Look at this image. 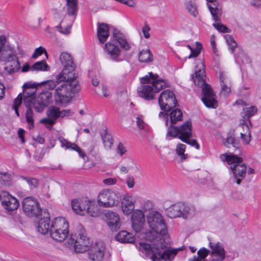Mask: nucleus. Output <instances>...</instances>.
<instances>
[{
	"label": "nucleus",
	"mask_w": 261,
	"mask_h": 261,
	"mask_svg": "<svg viewBox=\"0 0 261 261\" xmlns=\"http://www.w3.org/2000/svg\"><path fill=\"white\" fill-rule=\"evenodd\" d=\"M76 79L63 80L58 82L56 87L52 89L48 87L46 83L48 81L42 83L49 90L55 89L54 96L56 102L66 107L71 102L73 95L80 90L79 82Z\"/></svg>",
	"instance_id": "f03ea898"
},
{
	"label": "nucleus",
	"mask_w": 261,
	"mask_h": 261,
	"mask_svg": "<svg viewBox=\"0 0 261 261\" xmlns=\"http://www.w3.org/2000/svg\"><path fill=\"white\" fill-rule=\"evenodd\" d=\"M117 150L118 153L120 154L121 155H122L126 152V149L122 143H119Z\"/></svg>",
	"instance_id": "774afa93"
},
{
	"label": "nucleus",
	"mask_w": 261,
	"mask_h": 261,
	"mask_svg": "<svg viewBox=\"0 0 261 261\" xmlns=\"http://www.w3.org/2000/svg\"><path fill=\"white\" fill-rule=\"evenodd\" d=\"M149 76L147 75L140 79L142 84H151L154 89V92H159L164 88L168 86L167 84L162 80L158 79L159 76L156 74H153L152 72H149Z\"/></svg>",
	"instance_id": "ddd939ff"
},
{
	"label": "nucleus",
	"mask_w": 261,
	"mask_h": 261,
	"mask_svg": "<svg viewBox=\"0 0 261 261\" xmlns=\"http://www.w3.org/2000/svg\"><path fill=\"white\" fill-rule=\"evenodd\" d=\"M147 219L148 225L153 231L162 236L167 233V226L162 215L159 212L156 211L150 212Z\"/></svg>",
	"instance_id": "9b49d317"
},
{
	"label": "nucleus",
	"mask_w": 261,
	"mask_h": 261,
	"mask_svg": "<svg viewBox=\"0 0 261 261\" xmlns=\"http://www.w3.org/2000/svg\"><path fill=\"white\" fill-rule=\"evenodd\" d=\"M138 58L141 62H150L152 61V56L149 49L141 50Z\"/></svg>",
	"instance_id": "79ce46f5"
},
{
	"label": "nucleus",
	"mask_w": 261,
	"mask_h": 261,
	"mask_svg": "<svg viewBox=\"0 0 261 261\" xmlns=\"http://www.w3.org/2000/svg\"><path fill=\"white\" fill-rule=\"evenodd\" d=\"M178 137L182 142L199 149L200 146L195 139H190L192 137V124L191 122L187 121L180 127H169L166 137Z\"/></svg>",
	"instance_id": "423d86ee"
},
{
	"label": "nucleus",
	"mask_w": 261,
	"mask_h": 261,
	"mask_svg": "<svg viewBox=\"0 0 261 261\" xmlns=\"http://www.w3.org/2000/svg\"><path fill=\"white\" fill-rule=\"evenodd\" d=\"M0 200L3 207L8 212H12L19 206L18 200L8 192L4 191L0 194Z\"/></svg>",
	"instance_id": "4468645a"
},
{
	"label": "nucleus",
	"mask_w": 261,
	"mask_h": 261,
	"mask_svg": "<svg viewBox=\"0 0 261 261\" xmlns=\"http://www.w3.org/2000/svg\"><path fill=\"white\" fill-rule=\"evenodd\" d=\"M201 48H202L201 44L200 43L197 42L196 49H193L191 50V54L189 56L188 58L190 59L191 58H194V57H197L198 56V55L200 54V50Z\"/></svg>",
	"instance_id": "5fc2aeb1"
},
{
	"label": "nucleus",
	"mask_w": 261,
	"mask_h": 261,
	"mask_svg": "<svg viewBox=\"0 0 261 261\" xmlns=\"http://www.w3.org/2000/svg\"><path fill=\"white\" fill-rule=\"evenodd\" d=\"M210 252V250L205 248H202L199 250L197 252L198 256H194L193 257L195 259H198L201 260H205V257L208 255Z\"/></svg>",
	"instance_id": "603ef678"
},
{
	"label": "nucleus",
	"mask_w": 261,
	"mask_h": 261,
	"mask_svg": "<svg viewBox=\"0 0 261 261\" xmlns=\"http://www.w3.org/2000/svg\"><path fill=\"white\" fill-rule=\"evenodd\" d=\"M150 30V27L146 23H145L144 26L142 27V32L145 38L148 39L150 37V34L149 33Z\"/></svg>",
	"instance_id": "e2e57ef3"
},
{
	"label": "nucleus",
	"mask_w": 261,
	"mask_h": 261,
	"mask_svg": "<svg viewBox=\"0 0 261 261\" xmlns=\"http://www.w3.org/2000/svg\"><path fill=\"white\" fill-rule=\"evenodd\" d=\"M221 85V91L220 93L221 95L224 96H227L231 92V83H226V84H220Z\"/></svg>",
	"instance_id": "864d4df0"
},
{
	"label": "nucleus",
	"mask_w": 261,
	"mask_h": 261,
	"mask_svg": "<svg viewBox=\"0 0 261 261\" xmlns=\"http://www.w3.org/2000/svg\"><path fill=\"white\" fill-rule=\"evenodd\" d=\"M22 95L21 93L19 94L18 96L14 100L12 108H19L22 103Z\"/></svg>",
	"instance_id": "0e129e2a"
},
{
	"label": "nucleus",
	"mask_w": 261,
	"mask_h": 261,
	"mask_svg": "<svg viewBox=\"0 0 261 261\" xmlns=\"http://www.w3.org/2000/svg\"><path fill=\"white\" fill-rule=\"evenodd\" d=\"M180 213L181 217L184 218L193 216L195 214V209L193 206H190L184 202H179Z\"/></svg>",
	"instance_id": "c756f323"
},
{
	"label": "nucleus",
	"mask_w": 261,
	"mask_h": 261,
	"mask_svg": "<svg viewBox=\"0 0 261 261\" xmlns=\"http://www.w3.org/2000/svg\"><path fill=\"white\" fill-rule=\"evenodd\" d=\"M25 118L27 122L29 124V129L32 128L34 126V121L33 119V112L31 108H29L25 113Z\"/></svg>",
	"instance_id": "a18cd8bd"
},
{
	"label": "nucleus",
	"mask_w": 261,
	"mask_h": 261,
	"mask_svg": "<svg viewBox=\"0 0 261 261\" xmlns=\"http://www.w3.org/2000/svg\"><path fill=\"white\" fill-rule=\"evenodd\" d=\"M138 89L139 96L146 100L152 99L154 98V90L150 84H143Z\"/></svg>",
	"instance_id": "aec40b11"
},
{
	"label": "nucleus",
	"mask_w": 261,
	"mask_h": 261,
	"mask_svg": "<svg viewBox=\"0 0 261 261\" xmlns=\"http://www.w3.org/2000/svg\"><path fill=\"white\" fill-rule=\"evenodd\" d=\"M17 55V50L14 46L6 45L0 53V62L3 63Z\"/></svg>",
	"instance_id": "5701e85b"
},
{
	"label": "nucleus",
	"mask_w": 261,
	"mask_h": 261,
	"mask_svg": "<svg viewBox=\"0 0 261 261\" xmlns=\"http://www.w3.org/2000/svg\"><path fill=\"white\" fill-rule=\"evenodd\" d=\"M66 6L67 14L69 16L73 17V21L77 10V0H67Z\"/></svg>",
	"instance_id": "7c9ffc66"
},
{
	"label": "nucleus",
	"mask_w": 261,
	"mask_h": 261,
	"mask_svg": "<svg viewBox=\"0 0 261 261\" xmlns=\"http://www.w3.org/2000/svg\"><path fill=\"white\" fill-rule=\"evenodd\" d=\"M68 223L64 218H56L51 224L50 237L58 242L63 241L68 234Z\"/></svg>",
	"instance_id": "6e6552de"
},
{
	"label": "nucleus",
	"mask_w": 261,
	"mask_h": 261,
	"mask_svg": "<svg viewBox=\"0 0 261 261\" xmlns=\"http://www.w3.org/2000/svg\"><path fill=\"white\" fill-rule=\"evenodd\" d=\"M213 25L220 32L229 33L230 32V30L225 25L221 23V19H220V21L215 22Z\"/></svg>",
	"instance_id": "8fccbe9b"
},
{
	"label": "nucleus",
	"mask_w": 261,
	"mask_h": 261,
	"mask_svg": "<svg viewBox=\"0 0 261 261\" xmlns=\"http://www.w3.org/2000/svg\"><path fill=\"white\" fill-rule=\"evenodd\" d=\"M101 136L105 148L110 149L113 144V139L111 135L105 130Z\"/></svg>",
	"instance_id": "58836bf2"
},
{
	"label": "nucleus",
	"mask_w": 261,
	"mask_h": 261,
	"mask_svg": "<svg viewBox=\"0 0 261 261\" xmlns=\"http://www.w3.org/2000/svg\"><path fill=\"white\" fill-rule=\"evenodd\" d=\"M22 208L24 213L29 217L37 216L41 212L39 203L33 197H27L23 199Z\"/></svg>",
	"instance_id": "f8f14e48"
},
{
	"label": "nucleus",
	"mask_w": 261,
	"mask_h": 261,
	"mask_svg": "<svg viewBox=\"0 0 261 261\" xmlns=\"http://www.w3.org/2000/svg\"><path fill=\"white\" fill-rule=\"evenodd\" d=\"M136 122L137 126L140 130H142L145 128V126L146 125V124L144 121L143 117L142 115H138L136 117Z\"/></svg>",
	"instance_id": "4d7b16f0"
},
{
	"label": "nucleus",
	"mask_w": 261,
	"mask_h": 261,
	"mask_svg": "<svg viewBox=\"0 0 261 261\" xmlns=\"http://www.w3.org/2000/svg\"><path fill=\"white\" fill-rule=\"evenodd\" d=\"M135 200L132 196L125 195L121 201V210L123 213L126 215H130L134 210Z\"/></svg>",
	"instance_id": "412c9836"
},
{
	"label": "nucleus",
	"mask_w": 261,
	"mask_h": 261,
	"mask_svg": "<svg viewBox=\"0 0 261 261\" xmlns=\"http://www.w3.org/2000/svg\"><path fill=\"white\" fill-rule=\"evenodd\" d=\"M106 222L110 229L116 231L120 229L121 223L118 214L115 212H108L105 214Z\"/></svg>",
	"instance_id": "a211bd4d"
},
{
	"label": "nucleus",
	"mask_w": 261,
	"mask_h": 261,
	"mask_svg": "<svg viewBox=\"0 0 261 261\" xmlns=\"http://www.w3.org/2000/svg\"><path fill=\"white\" fill-rule=\"evenodd\" d=\"M208 8L212 15L213 18L215 22L220 21V16L222 15V9L217 6L212 7L210 4H207Z\"/></svg>",
	"instance_id": "a19ab883"
},
{
	"label": "nucleus",
	"mask_w": 261,
	"mask_h": 261,
	"mask_svg": "<svg viewBox=\"0 0 261 261\" xmlns=\"http://www.w3.org/2000/svg\"><path fill=\"white\" fill-rule=\"evenodd\" d=\"M77 229L78 235L76 240L72 238H70L68 242L69 245H73L76 252L83 253L89 250L90 242L83 227L80 225L77 226Z\"/></svg>",
	"instance_id": "9d476101"
},
{
	"label": "nucleus",
	"mask_w": 261,
	"mask_h": 261,
	"mask_svg": "<svg viewBox=\"0 0 261 261\" xmlns=\"http://www.w3.org/2000/svg\"><path fill=\"white\" fill-rule=\"evenodd\" d=\"M186 148V145L181 143H178L176 146V152L181 161H184L186 159V155L184 153Z\"/></svg>",
	"instance_id": "49530a36"
},
{
	"label": "nucleus",
	"mask_w": 261,
	"mask_h": 261,
	"mask_svg": "<svg viewBox=\"0 0 261 261\" xmlns=\"http://www.w3.org/2000/svg\"><path fill=\"white\" fill-rule=\"evenodd\" d=\"M113 37L114 39L119 43L120 47L125 49L128 50L130 49V46L127 41L125 38V36L121 33L117 29H114L113 31Z\"/></svg>",
	"instance_id": "a878e982"
},
{
	"label": "nucleus",
	"mask_w": 261,
	"mask_h": 261,
	"mask_svg": "<svg viewBox=\"0 0 261 261\" xmlns=\"http://www.w3.org/2000/svg\"><path fill=\"white\" fill-rule=\"evenodd\" d=\"M132 227L136 232L140 231L143 228L144 222L138 221H132Z\"/></svg>",
	"instance_id": "6e6d98bb"
},
{
	"label": "nucleus",
	"mask_w": 261,
	"mask_h": 261,
	"mask_svg": "<svg viewBox=\"0 0 261 261\" xmlns=\"http://www.w3.org/2000/svg\"><path fill=\"white\" fill-rule=\"evenodd\" d=\"M117 182L116 178H106L103 180V182L104 184L107 186H111L115 185Z\"/></svg>",
	"instance_id": "338daca9"
},
{
	"label": "nucleus",
	"mask_w": 261,
	"mask_h": 261,
	"mask_svg": "<svg viewBox=\"0 0 261 261\" xmlns=\"http://www.w3.org/2000/svg\"><path fill=\"white\" fill-rule=\"evenodd\" d=\"M241 125L246 131L244 133H241V137L242 140L246 144H248L251 140V133L248 126L244 124V123H241Z\"/></svg>",
	"instance_id": "c03bdc74"
},
{
	"label": "nucleus",
	"mask_w": 261,
	"mask_h": 261,
	"mask_svg": "<svg viewBox=\"0 0 261 261\" xmlns=\"http://www.w3.org/2000/svg\"><path fill=\"white\" fill-rule=\"evenodd\" d=\"M46 114L48 117L56 121L60 118V109L56 106H51L47 110Z\"/></svg>",
	"instance_id": "37998d69"
},
{
	"label": "nucleus",
	"mask_w": 261,
	"mask_h": 261,
	"mask_svg": "<svg viewBox=\"0 0 261 261\" xmlns=\"http://www.w3.org/2000/svg\"><path fill=\"white\" fill-rule=\"evenodd\" d=\"M3 64L5 65L4 70L5 72L9 74H14L18 72L21 68L18 55L3 62Z\"/></svg>",
	"instance_id": "6ab92c4d"
},
{
	"label": "nucleus",
	"mask_w": 261,
	"mask_h": 261,
	"mask_svg": "<svg viewBox=\"0 0 261 261\" xmlns=\"http://www.w3.org/2000/svg\"><path fill=\"white\" fill-rule=\"evenodd\" d=\"M59 60L64 67L63 69L56 76L55 80H48L46 82L49 88H55L58 82L63 80H71L77 77L75 72L76 66L70 54L66 52L61 53L59 56Z\"/></svg>",
	"instance_id": "7ed1b4c3"
},
{
	"label": "nucleus",
	"mask_w": 261,
	"mask_h": 261,
	"mask_svg": "<svg viewBox=\"0 0 261 261\" xmlns=\"http://www.w3.org/2000/svg\"><path fill=\"white\" fill-rule=\"evenodd\" d=\"M59 140L62 147H65L66 149L77 151L79 155L83 160H85V159L87 158L86 153L76 144L70 142L62 137H60Z\"/></svg>",
	"instance_id": "b1692460"
},
{
	"label": "nucleus",
	"mask_w": 261,
	"mask_h": 261,
	"mask_svg": "<svg viewBox=\"0 0 261 261\" xmlns=\"http://www.w3.org/2000/svg\"><path fill=\"white\" fill-rule=\"evenodd\" d=\"M105 247L101 242L96 243L89 250V258L93 261H101L104 257Z\"/></svg>",
	"instance_id": "f3484780"
},
{
	"label": "nucleus",
	"mask_w": 261,
	"mask_h": 261,
	"mask_svg": "<svg viewBox=\"0 0 261 261\" xmlns=\"http://www.w3.org/2000/svg\"><path fill=\"white\" fill-rule=\"evenodd\" d=\"M50 219L48 217L41 218L38 223L37 226L38 231L42 234H45L50 231L51 225H50Z\"/></svg>",
	"instance_id": "cd10ccee"
},
{
	"label": "nucleus",
	"mask_w": 261,
	"mask_h": 261,
	"mask_svg": "<svg viewBox=\"0 0 261 261\" xmlns=\"http://www.w3.org/2000/svg\"><path fill=\"white\" fill-rule=\"evenodd\" d=\"M40 122L46 125H48L50 126L53 125L56 123L55 121L52 120L51 118L49 117H48L47 118H43L40 120Z\"/></svg>",
	"instance_id": "69168bd1"
},
{
	"label": "nucleus",
	"mask_w": 261,
	"mask_h": 261,
	"mask_svg": "<svg viewBox=\"0 0 261 261\" xmlns=\"http://www.w3.org/2000/svg\"><path fill=\"white\" fill-rule=\"evenodd\" d=\"M179 208V202L170 206L167 210L168 216L171 218L181 217V213H180Z\"/></svg>",
	"instance_id": "e433bc0d"
},
{
	"label": "nucleus",
	"mask_w": 261,
	"mask_h": 261,
	"mask_svg": "<svg viewBox=\"0 0 261 261\" xmlns=\"http://www.w3.org/2000/svg\"><path fill=\"white\" fill-rule=\"evenodd\" d=\"M158 103L161 109L166 112L170 111L175 108L177 105V100L176 99L174 93L169 90L163 91L158 99ZM160 118H163L166 126L168 124V114L167 113L161 112L159 113Z\"/></svg>",
	"instance_id": "0eeeda50"
},
{
	"label": "nucleus",
	"mask_w": 261,
	"mask_h": 261,
	"mask_svg": "<svg viewBox=\"0 0 261 261\" xmlns=\"http://www.w3.org/2000/svg\"><path fill=\"white\" fill-rule=\"evenodd\" d=\"M84 205H85V214L87 213L92 217H97L98 216L99 212L96 207L91 204L89 200H85Z\"/></svg>",
	"instance_id": "4c0bfd02"
},
{
	"label": "nucleus",
	"mask_w": 261,
	"mask_h": 261,
	"mask_svg": "<svg viewBox=\"0 0 261 261\" xmlns=\"http://www.w3.org/2000/svg\"><path fill=\"white\" fill-rule=\"evenodd\" d=\"M34 91V90H31L30 92H28L27 90L24 91L23 103L28 109L33 107V103L36 98Z\"/></svg>",
	"instance_id": "2f4dec72"
},
{
	"label": "nucleus",
	"mask_w": 261,
	"mask_h": 261,
	"mask_svg": "<svg viewBox=\"0 0 261 261\" xmlns=\"http://www.w3.org/2000/svg\"><path fill=\"white\" fill-rule=\"evenodd\" d=\"M21 178L26 181V182L29 185L30 189H34L38 187V181L36 178L31 177H25L22 176Z\"/></svg>",
	"instance_id": "09e8293b"
},
{
	"label": "nucleus",
	"mask_w": 261,
	"mask_h": 261,
	"mask_svg": "<svg viewBox=\"0 0 261 261\" xmlns=\"http://www.w3.org/2000/svg\"><path fill=\"white\" fill-rule=\"evenodd\" d=\"M43 53H45L46 57H47V54L45 48L40 46L38 48H37L34 53H33L32 58L33 59H36L38 56L41 55Z\"/></svg>",
	"instance_id": "13d9d810"
},
{
	"label": "nucleus",
	"mask_w": 261,
	"mask_h": 261,
	"mask_svg": "<svg viewBox=\"0 0 261 261\" xmlns=\"http://www.w3.org/2000/svg\"><path fill=\"white\" fill-rule=\"evenodd\" d=\"M120 197L118 192L106 189L99 193L97 202L101 206L111 207L119 205Z\"/></svg>",
	"instance_id": "1a4fd4ad"
},
{
	"label": "nucleus",
	"mask_w": 261,
	"mask_h": 261,
	"mask_svg": "<svg viewBox=\"0 0 261 261\" xmlns=\"http://www.w3.org/2000/svg\"><path fill=\"white\" fill-rule=\"evenodd\" d=\"M115 239L117 241L123 243H132L135 240V237L132 233L124 230H122L117 233Z\"/></svg>",
	"instance_id": "c85d7f7f"
},
{
	"label": "nucleus",
	"mask_w": 261,
	"mask_h": 261,
	"mask_svg": "<svg viewBox=\"0 0 261 261\" xmlns=\"http://www.w3.org/2000/svg\"><path fill=\"white\" fill-rule=\"evenodd\" d=\"M109 36V27L105 23H97V38L101 43H105Z\"/></svg>",
	"instance_id": "393cba45"
},
{
	"label": "nucleus",
	"mask_w": 261,
	"mask_h": 261,
	"mask_svg": "<svg viewBox=\"0 0 261 261\" xmlns=\"http://www.w3.org/2000/svg\"><path fill=\"white\" fill-rule=\"evenodd\" d=\"M219 79L220 84H226V83H231L228 76L223 71L220 72Z\"/></svg>",
	"instance_id": "bf43d9fd"
},
{
	"label": "nucleus",
	"mask_w": 261,
	"mask_h": 261,
	"mask_svg": "<svg viewBox=\"0 0 261 261\" xmlns=\"http://www.w3.org/2000/svg\"><path fill=\"white\" fill-rule=\"evenodd\" d=\"M224 145L227 148H233L235 151H238L240 152L239 148L240 147V144L239 141L236 139L234 137L232 136H228L225 142H224Z\"/></svg>",
	"instance_id": "473e14b6"
},
{
	"label": "nucleus",
	"mask_w": 261,
	"mask_h": 261,
	"mask_svg": "<svg viewBox=\"0 0 261 261\" xmlns=\"http://www.w3.org/2000/svg\"><path fill=\"white\" fill-rule=\"evenodd\" d=\"M50 69L49 66L47 65L44 60L37 62L35 63L31 67V70L32 71H49Z\"/></svg>",
	"instance_id": "ea45409f"
},
{
	"label": "nucleus",
	"mask_w": 261,
	"mask_h": 261,
	"mask_svg": "<svg viewBox=\"0 0 261 261\" xmlns=\"http://www.w3.org/2000/svg\"><path fill=\"white\" fill-rule=\"evenodd\" d=\"M105 50L109 59L116 62L123 60L121 58V49L115 44L111 42L106 43Z\"/></svg>",
	"instance_id": "dca6fc26"
},
{
	"label": "nucleus",
	"mask_w": 261,
	"mask_h": 261,
	"mask_svg": "<svg viewBox=\"0 0 261 261\" xmlns=\"http://www.w3.org/2000/svg\"><path fill=\"white\" fill-rule=\"evenodd\" d=\"M170 125L168 127H175L173 124H176L178 121L182 120V113L178 109H176L172 111L170 113Z\"/></svg>",
	"instance_id": "72a5a7b5"
},
{
	"label": "nucleus",
	"mask_w": 261,
	"mask_h": 261,
	"mask_svg": "<svg viewBox=\"0 0 261 261\" xmlns=\"http://www.w3.org/2000/svg\"><path fill=\"white\" fill-rule=\"evenodd\" d=\"M0 184L5 186H10L12 184V177L8 172H0Z\"/></svg>",
	"instance_id": "c9c22d12"
},
{
	"label": "nucleus",
	"mask_w": 261,
	"mask_h": 261,
	"mask_svg": "<svg viewBox=\"0 0 261 261\" xmlns=\"http://www.w3.org/2000/svg\"><path fill=\"white\" fill-rule=\"evenodd\" d=\"M145 222V217L143 212L140 210H137L132 215V221H138Z\"/></svg>",
	"instance_id": "3c124183"
},
{
	"label": "nucleus",
	"mask_w": 261,
	"mask_h": 261,
	"mask_svg": "<svg viewBox=\"0 0 261 261\" xmlns=\"http://www.w3.org/2000/svg\"><path fill=\"white\" fill-rule=\"evenodd\" d=\"M257 111V109L255 106H251L247 108L246 115L248 118L254 115Z\"/></svg>",
	"instance_id": "680f3d73"
},
{
	"label": "nucleus",
	"mask_w": 261,
	"mask_h": 261,
	"mask_svg": "<svg viewBox=\"0 0 261 261\" xmlns=\"http://www.w3.org/2000/svg\"><path fill=\"white\" fill-rule=\"evenodd\" d=\"M73 114V111L71 109L60 110V118H63L65 117L71 116Z\"/></svg>",
	"instance_id": "052dcab7"
},
{
	"label": "nucleus",
	"mask_w": 261,
	"mask_h": 261,
	"mask_svg": "<svg viewBox=\"0 0 261 261\" xmlns=\"http://www.w3.org/2000/svg\"><path fill=\"white\" fill-rule=\"evenodd\" d=\"M35 97L33 103V108L37 112H41L50 103L52 93L48 91H45L40 93Z\"/></svg>",
	"instance_id": "2eb2a0df"
},
{
	"label": "nucleus",
	"mask_w": 261,
	"mask_h": 261,
	"mask_svg": "<svg viewBox=\"0 0 261 261\" xmlns=\"http://www.w3.org/2000/svg\"><path fill=\"white\" fill-rule=\"evenodd\" d=\"M236 62L240 65L249 64L251 63V60L248 56L241 48H239L237 53L234 54Z\"/></svg>",
	"instance_id": "bb28decb"
},
{
	"label": "nucleus",
	"mask_w": 261,
	"mask_h": 261,
	"mask_svg": "<svg viewBox=\"0 0 261 261\" xmlns=\"http://www.w3.org/2000/svg\"><path fill=\"white\" fill-rule=\"evenodd\" d=\"M220 159L222 161H226L230 165V169L233 173V181L238 185H240L247 173V166L243 163V158L238 156L237 154L231 153L229 154H221Z\"/></svg>",
	"instance_id": "39448f33"
},
{
	"label": "nucleus",
	"mask_w": 261,
	"mask_h": 261,
	"mask_svg": "<svg viewBox=\"0 0 261 261\" xmlns=\"http://www.w3.org/2000/svg\"><path fill=\"white\" fill-rule=\"evenodd\" d=\"M186 6L188 11L194 17L198 14V11L195 3L192 1H189L186 2Z\"/></svg>",
	"instance_id": "de8ad7c7"
},
{
	"label": "nucleus",
	"mask_w": 261,
	"mask_h": 261,
	"mask_svg": "<svg viewBox=\"0 0 261 261\" xmlns=\"http://www.w3.org/2000/svg\"><path fill=\"white\" fill-rule=\"evenodd\" d=\"M140 245L142 249L152 253V261L165 260L166 259L172 260L178 251L182 249V247L175 249H166V245L164 239H160L157 243L150 245L148 244L141 243Z\"/></svg>",
	"instance_id": "20e7f679"
},
{
	"label": "nucleus",
	"mask_w": 261,
	"mask_h": 261,
	"mask_svg": "<svg viewBox=\"0 0 261 261\" xmlns=\"http://www.w3.org/2000/svg\"><path fill=\"white\" fill-rule=\"evenodd\" d=\"M71 206L73 211L77 214L84 215L85 212V205L84 203L82 206L81 202L76 199L71 200Z\"/></svg>",
	"instance_id": "f704fd0d"
},
{
	"label": "nucleus",
	"mask_w": 261,
	"mask_h": 261,
	"mask_svg": "<svg viewBox=\"0 0 261 261\" xmlns=\"http://www.w3.org/2000/svg\"><path fill=\"white\" fill-rule=\"evenodd\" d=\"M209 246L212 250V254L216 256L218 261H223L225 258V252L223 246L219 242L216 243H209Z\"/></svg>",
	"instance_id": "4be33fe9"
},
{
	"label": "nucleus",
	"mask_w": 261,
	"mask_h": 261,
	"mask_svg": "<svg viewBox=\"0 0 261 261\" xmlns=\"http://www.w3.org/2000/svg\"><path fill=\"white\" fill-rule=\"evenodd\" d=\"M191 79L196 86L202 88L201 100L205 106L207 108H215L217 106L216 96L211 86L206 84L203 59L196 60L195 71L194 74L191 75Z\"/></svg>",
	"instance_id": "f257e3e1"
}]
</instances>
